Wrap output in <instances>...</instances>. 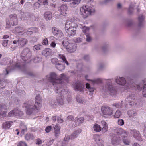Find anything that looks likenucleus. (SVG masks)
Here are the masks:
<instances>
[{
	"mask_svg": "<svg viewBox=\"0 0 146 146\" xmlns=\"http://www.w3.org/2000/svg\"><path fill=\"white\" fill-rule=\"evenodd\" d=\"M52 31L53 35L58 38L61 37L63 35V33L60 30L55 27L52 28Z\"/></svg>",
	"mask_w": 146,
	"mask_h": 146,
	"instance_id": "11",
	"label": "nucleus"
},
{
	"mask_svg": "<svg viewBox=\"0 0 146 146\" xmlns=\"http://www.w3.org/2000/svg\"><path fill=\"white\" fill-rule=\"evenodd\" d=\"M95 11L94 9L87 5L83 6L80 8V14L84 18H86Z\"/></svg>",
	"mask_w": 146,
	"mask_h": 146,
	"instance_id": "3",
	"label": "nucleus"
},
{
	"mask_svg": "<svg viewBox=\"0 0 146 146\" xmlns=\"http://www.w3.org/2000/svg\"><path fill=\"white\" fill-rule=\"evenodd\" d=\"M122 105L121 103H115L113 105V106L117 108H119L121 107Z\"/></svg>",
	"mask_w": 146,
	"mask_h": 146,
	"instance_id": "45",
	"label": "nucleus"
},
{
	"mask_svg": "<svg viewBox=\"0 0 146 146\" xmlns=\"http://www.w3.org/2000/svg\"><path fill=\"white\" fill-rule=\"evenodd\" d=\"M81 0H72L71 2L70 3V5L71 7H76L80 2Z\"/></svg>",
	"mask_w": 146,
	"mask_h": 146,
	"instance_id": "26",
	"label": "nucleus"
},
{
	"mask_svg": "<svg viewBox=\"0 0 146 146\" xmlns=\"http://www.w3.org/2000/svg\"><path fill=\"white\" fill-rule=\"evenodd\" d=\"M13 121H6L4 122L2 125V128L4 129H9L13 124Z\"/></svg>",
	"mask_w": 146,
	"mask_h": 146,
	"instance_id": "20",
	"label": "nucleus"
},
{
	"mask_svg": "<svg viewBox=\"0 0 146 146\" xmlns=\"http://www.w3.org/2000/svg\"><path fill=\"white\" fill-rule=\"evenodd\" d=\"M89 91L91 93H92L94 90V88L90 87L89 89Z\"/></svg>",
	"mask_w": 146,
	"mask_h": 146,
	"instance_id": "63",
	"label": "nucleus"
},
{
	"mask_svg": "<svg viewBox=\"0 0 146 146\" xmlns=\"http://www.w3.org/2000/svg\"><path fill=\"white\" fill-rule=\"evenodd\" d=\"M144 18H145V17H144V16H143V15H140L139 17L138 20L139 22V26H141V23L143 21Z\"/></svg>",
	"mask_w": 146,
	"mask_h": 146,
	"instance_id": "35",
	"label": "nucleus"
},
{
	"mask_svg": "<svg viewBox=\"0 0 146 146\" xmlns=\"http://www.w3.org/2000/svg\"><path fill=\"white\" fill-rule=\"evenodd\" d=\"M116 133L119 138L121 139L127 138L129 134L128 131L121 128H117Z\"/></svg>",
	"mask_w": 146,
	"mask_h": 146,
	"instance_id": "4",
	"label": "nucleus"
},
{
	"mask_svg": "<svg viewBox=\"0 0 146 146\" xmlns=\"http://www.w3.org/2000/svg\"><path fill=\"white\" fill-rule=\"evenodd\" d=\"M121 115V112L119 110H117L116 112L114 117L115 118H118Z\"/></svg>",
	"mask_w": 146,
	"mask_h": 146,
	"instance_id": "37",
	"label": "nucleus"
},
{
	"mask_svg": "<svg viewBox=\"0 0 146 146\" xmlns=\"http://www.w3.org/2000/svg\"><path fill=\"white\" fill-rule=\"evenodd\" d=\"M12 25L11 23H10L9 21H7L6 22V28H9Z\"/></svg>",
	"mask_w": 146,
	"mask_h": 146,
	"instance_id": "55",
	"label": "nucleus"
},
{
	"mask_svg": "<svg viewBox=\"0 0 146 146\" xmlns=\"http://www.w3.org/2000/svg\"><path fill=\"white\" fill-rule=\"evenodd\" d=\"M25 138L26 140L28 141L30 140H33L34 138V137L33 134H26Z\"/></svg>",
	"mask_w": 146,
	"mask_h": 146,
	"instance_id": "31",
	"label": "nucleus"
},
{
	"mask_svg": "<svg viewBox=\"0 0 146 146\" xmlns=\"http://www.w3.org/2000/svg\"><path fill=\"white\" fill-rule=\"evenodd\" d=\"M32 32L31 28H30L28 29L27 31L26 32V33L27 35H30L33 33Z\"/></svg>",
	"mask_w": 146,
	"mask_h": 146,
	"instance_id": "46",
	"label": "nucleus"
},
{
	"mask_svg": "<svg viewBox=\"0 0 146 146\" xmlns=\"http://www.w3.org/2000/svg\"><path fill=\"white\" fill-rule=\"evenodd\" d=\"M8 40H2V45L3 46L5 47L7 46Z\"/></svg>",
	"mask_w": 146,
	"mask_h": 146,
	"instance_id": "51",
	"label": "nucleus"
},
{
	"mask_svg": "<svg viewBox=\"0 0 146 146\" xmlns=\"http://www.w3.org/2000/svg\"><path fill=\"white\" fill-rule=\"evenodd\" d=\"M42 54L46 57L51 56L52 53V50L49 48H46L42 52Z\"/></svg>",
	"mask_w": 146,
	"mask_h": 146,
	"instance_id": "18",
	"label": "nucleus"
},
{
	"mask_svg": "<svg viewBox=\"0 0 146 146\" xmlns=\"http://www.w3.org/2000/svg\"><path fill=\"white\" fill-rule=\"evenodd\" d=\"M76 47L75 45L73 44H69L66 47V49L70 53L74 52L76 50Z\"/></svg>",
	"mask_w": 146,
	"mask_h": 146,
	"instance_id": "16",
	"label": "nucleus"
},
{
	"mask_svg": "<svg viewBox=\"0 0 146 146\" xmlns=\"http://www.w3.org/2000/svg\"><path fill=\"white\" fill-rule=\"evenodd\" d=\"M115 79V81L117 83L121 85H124L126 82V81L125 79L123 77H119L118 78Z\"/></svg>",
	"mask_w": 146,
	"mask_h": 146,
	"instance_id": "22",
	"label": "nucleus"
},
{
	"mask_svg": "<svg viewBox=\"0 0 146 146\" xmlns=\"http://www.w3.org/2000/svg\"><path fill=\"white\" fill-rule=\"evenodd\" d=\"M21 134L22 135H24L25 133L27 132V127L25 125H23L21 126Z\"/></svg>",
	"mask_w": 146,
	"mask_h": 146,
	"instance_id": "34",
	"label": "nucleus"
},
{
	"mask_svg": "<svg viewBox=\"0 0 146 146\" xmlns=\"http://www.w3.org/2000/svg\"><path fill=\"white\" fill-rule=\"evenodd\" d=\"M68 8L67 6L64 5H62L59 9V11L60 14L64 16L67 15L66 11Z\"/></svg>",
	"mask_w": 146,
	"mask_h": 146,
	"instance_id": "12",
	"label": "nucleus"
},
{
	"mask_svg": "<svg viewBox=\"0 0 146 146\" xmlns=\"http://www.w3.org/2000/svg\"><path fill=\"white\" fill-rule=\"evenodd\" d=\"M38 1L43 5H48V3L47 0H38Z\"/></svg>",
	"mask_w": 146,
	"mask_h": 146,
	"instance_id": "41",
	"label": "nucleus"
},
{
	"mask_svg": "<svg viewBox=\"0 0 146 146\" xmlns=\"http://www.w3.org/2000/svg\"><path fill=\"white\" fill-rule=\"evenodd\" d=\"M70 139V137L69 135H65V137L64 138V141L66 143H67Z\"/></svg>",
	"mask_w": 146,
	"mask_h": 146,
	"instance_id": "49",
	"label": "nucleus"
},
{
	"mask_svg": "<svg viewBox=\"0 0 146 146\" xmlns=\"http://www.w3.org/2000/svg\"><path fill=\"white\" fill-rule=\"evenodd\" d=\"M36 144L38 145L41 144L42 143V140L39 138H38L36 139Z\"/></svg>",
	"mask_w": 146,
	"mask_h": 146,
	"instance_id": "54",
	"label": "nucleus"
},
{
	"mask_svg": "<svg viewBox=\"0 0 146 146\" xmlns=\"http://www.w3.org/2000/svg\"><path fill=\"white\" fill-rule=\"evenodd\" d=\"M122 139L123 140V143L125 144L126 145H129V141L127 139V138L124 139Z\"/></svg>",
	"mask_w": 146,
	"mask_h": 146,
	"instance_id": "52",
	"label": "nucleus"
},
{
	"mask_svg": "<svg viewBox=\"0 0 146 146\" xmlns=\"http://www.w3.org/2000/svg\"><path fill=\"white\" fill-rule=\"evenodd\" d=\"M133 10V8L130 6L128 11V13L129 14L131 13Z\"/></svg>",
	"mask_w": 146,
	"mask_h": 146,
	"instance_id": "59",
	"label": "nucleus"
},
{
	"mask_svg": "<svg viewBox=\"0 0 146 146\" xmlns=\"http://www.w3.org/2000/svg\"><path fill=\"white\" fill-rule=\"evenodd\" d=\"M141 86L140 84L137 85L136 86L138 90H141Z\"/></svg>",
	"mask_w": 146,
	"mask_h": 146,
	"instance_id": "62",
	"label": "nucleus"
},
{
	"mask_svg": "<svg viewBox=\"0 0 146 146\" xmlns=\"http://www.w3.org/2000/svg\"><path fill=\"white\" fill-rule=\"evenodd\" d=\"M31 28L33 33H37L38 31V29L36 27H31Z\"/></svg>",
	"mask_w": 146,
	"mask_h": 146,
	"instance_id": "47",
	"label": "nucleus"
},
{
	"mask_svg": "<svg viewBox=\"0 0 146 146\" xmlns=\"http://www.w3.org/2000/svg\"><path fill=\"white\" fill-rule=\"evenodd\" d=\"M31 56V53L29 49L27 48H26L23 51L21 57L23 60L25 61L28 60Z\"/></svg>",
	"mask_w": 146,
	"mask_h": 146,
	"instance_id": "5",
	"label": "nucleus"
},
{
	"mask_svg": "<svg viewBox=\"0 0 146 146\" xmlns=\"http://www.w3.org/2000/svg\"><path fill=\"white\" fill-rule=\"evenodd\" d=\"M51 62L52 64H55V66L58 64L59 63L58 62V60L57 58H53L51 60Z\"/></svg>",
	"mask_w": 146,
	"mask_h": 146,
	"instance_id": "40",
	"label": "nucleus"
},
{
	"mask_svg": "<svg viewBox=\"0 0 146 146\" xmlns=\"http://www.w3.org/2000/svg\"><path fill=\"white\" fill-rule=\"evenodd\" d=\"M101 123L103 127L102 129V131L103 133L107 132L108 130V125L106 122L104 120L101 121Z\"/></svg>",
	"mask_w": 146,
	"mask_h": 146,
	"instance_id": "23",
	"label": "nucleus"
},
{
	"mask_svg": "<svg viewBox=\"0 0 146 146\" xmlns=\"http://www.w3.org/2000/svg\"><path fill=\"white\" fill-rule=\"evenodd\" d=\"M44 15L45 19L47 20H50L52 17V14L50 12H46Z\"/></svg>",
	"mask_w": 146,
	"mask_h": 146,
	"instance_id": "29",
	"label": "nucleus"
},
{
	"mask_svg": "<svg viewBox=\"0 0 146 146\" xmlns=\"http://www.w3.org/2000/svg\"><path fill=\"white\" fill-rule=\"evenodd\" d=\"M135 101L134 96L132 95L128 97L125 99V101L127 102V103H129V104L131 106L134 105Z\"/></svg>",
	"mask_w": 146,
	"mask_h": 146,
	"instance_id": "13",
	"label": "nucleus"
},
{
	"mask_svg": "<svg viewBox=\"0 0 146 146\" xmlns=\"http://www.w3.org/2000/svg\"><path fill=\"white\" fill-rule=\"evenodd\" d=\"M97 143L100 146H103L104 145V142L102 139H99Z\"/></svg>",
	"mask_w": 146,
	"mask_h": 146,
	"instance_id": "48",
	"label": "nucleus"
},
{
	"mask_svg": "<svg viewBox=\"0 0 146 146\" xmlns=\"http://www.w3.org/2000/svg\"><path fill=\"white\" fill-rule=\"evenodd\" d=\"M128 113L130 117H132L133 116H135L136 115V113L132 111H128Z\"/></svg>",
	"mask_w": 146,
	"mask_h": 146,
	"instance_id": "43",
	"label": "nucleus"
},
{
	"mask_svg": "<svg viewBox=\"0 0 146 146\" xmlns=\"http://www.w3.org/2000/svg\"><path fill=\"white\" fill-rule=\"evenodd\" d=\"M57 121L59 123H62L63 122V120L60 117H58L57 118Z\"/></svg>",
	"mask_w": 146,
	"mask_h": 146,
	"instance_id": "56",
	"label": "nucleus"
},
{
	"mask_svg": "<svg viewBox=\"0 0 146 146\" xmlns=\"http://www.w3.org/2000/svg\"><path fill=\"white\" fill-rule=\"evenodd\" d=\"M56 68L59 70L60 71H62L65 69V66L64 65L60 64L58 63L56 66Z\"/></svg>",
	"mask_w": 146,
	"mask_h": 146,
	"instance_id": "32",
	"label": "nucleus"
},
{
	"mask_svg": "<svg viewBox=\"0 0 146 146\" xmlns=\"http://www.w3.org/2000/svg\"><path fill=\"white\" fill-rule=\"evenodd\" d=\"M78 26V24L75 21H67L65 24V27H66V28L69 27L73 29L77 28Z\"/></svg>",
	"mask_w": 146,
	"mask_h": 146,
	"instance_id": "9",
	"label": "nucleus"
},
{
	"mask_svg": "<svg viewBox=\"0 0 146 146\" xmlns=\"http://www.w3.org/2000/svg\"><path fill=\"white\" fill-rule=\"evenodd\" d=\"M133 136L137 139L139 141H142V139L141 137V135L139 133V132L136 130H133Z\"/></svg>",
	"mask_w": 146,
	"mask_h": 146,
	"instance_id": "24",
	"label": "nucleus"
},
{
	"mask_svg": "<svg viewBox=\"0 0 146 146\" xmlns=\"http://www.w3.org/2000/svg\"><path fill=\"white\" fill-rule=\"evenodd\" d=\"M101 111L103 115H106L110 116L113 113L112 108L108 106H102L101 108Z\"/></svg>",
	"mask_w": 146,
	"mask_h": 146,
	"instance_id": "6",
	"label": "nucleus"
},
{
	"mask_svg": "<svg viewBox=\"0 0 146 146\" xmlns=\"http://www.w3.org/2000/svg\"><path fill=\"white\" fill-rule=\"evenodd\" d=\"M76 119L75 121V124L74 125L75 127L78 126L80 123H83L84 120V118L83 117H81L79 118H77V119L76 118Z\"/></svg>",
	"mask_w": 146,
	"mask_h": 146,
	"instance_id": "27",
	"label": "nucleus"
},
{
	"mask_svg": "<svg viewBox=\"0 0 146 146\" xmlns=\"http://www.w3.org/2000/svg\"><path fill=\"white\" fill-rule=\"evenodd\" d=\"M124 122L123 119H119L118 121V124L119 125L122 126L124 124Z\"/></svg>",
	"mask_w": 146,
	"mask_h": 146,
	"instance_id": "50",
	"label": "nucleus"
},
{
	"mask_svg": "<svg viewBox=\"0 0 146 146\" xmlns=\"http://www.w3.org/2000/svg\"><path fill=\"white\" fill-rule=\"evenodd\" d=\"M9 17L12 26L17 25L18 23L17 15L15 14H11Z\"/></svg>",
	"mask_w": 146,
	"mask_h": 146,
	"instance_id": "8",
	"label": "nucleus"
},
{
	"mask_svg": "<svg viewBox=\"0 0 146 146\" xmlns=\"http://www.w3.org/2000/svg\"><path fill=\"white\" fill-rule=\"evenodd\" d=\"M42 47L41 45L38 44L35 45L33 47V50H40Z\"/></svg>",
	"mask_w": 146,
	"mask_h": 146,
	"instance_id": "38",
	"label": "nucleus"
},
{
	"mask_svg": "<svg viewBox=\"0 0 146 146\" xmlns=\"http://www.w3.org/2000/svg\"><path fill=\"white\" fill-rule=\"evenodd\" d=\"M42 100L40 95L36 96L35 98V104L34 106L32 103L27 101L24 103L23 107L25 108L26 113L28 115L31 114L35 110H39L41 108Z\"/></svg>",
	"mask_w": 146,
	"mask_h": 146,
	"instance_id": "2",
	"label": "nucleus"
},
{
	"mask_svg": "<svg viewBox=\"0 0 146 146\" xmlns=\"http://www.w3.org/2000/svg\"><path fill=\"white\" fill-rule=\"evenodd\" d=\"M17 146H27V143L24 141H21L17 143Z\"/></svg>",
	"mask_w": 146,
	"mask_h": 146,
	"instance_id": "36",
	"label": "nucleus"
},
{
	"mask_svg": "<svg viewBox=\"0 0 146 146\" xmlns=\"http://www.w3.org/2000/svg\"><path fill=\"white\" fill-rule=\"evenodd\" d=\"M67 119L69 121H71L73 120L74 118L72 116L70 115L67 117Z\"/></svg>",
	"mask_w": 146,
	"mask_h": 146,
	"instance_id": "58",
	"label": "nucleus"
},
{
	"mask_svg": "<svg viewBox=\"0 0 146 146\" xmlns=\"http://www.w3.org/2000/svg\"><path fill=\"white\" fill-rule=\"evenodd\" d=\"M80 132V131H78V130L74 132L73 135H72L71 138H74L77 137V135Z\"/></svg>",
	"mask_w": 146,
	"mask_h": 146,
	"instance_id": "42",
	"label": "nucleus"
},
{
	"mask_svg": "<svg viewBox=\"0 0 146 146\" xmlns=\"http://www.w3.org/2000/svg\"><path fill=\"white\" fill-rule=\"evenodd\" d=\"M7 109L6 106L3 104H0V115L5 117Z\"/></svg>",
	"mask_w": 146,
	"mask_h": 146,
	"instance_id": "15",
	"label": "nucleus"
},
{
	"mask_svg": "<svg viewBox=\"0 0 146 146\" xmlns=\"http://www.w3.org/2000/svg\"><path fill=\"white\" fill-rule=\"evenodd\" d=\"M54 130L55 136L56 137L58 136L60 133V127L58 124H57L56 125L54 128Z\"/></svg>",
	"mask_w": 146,
	"mask_h": 146,
	"instance_id": "25",
	"label": "nucleus"
},
{
	"mask_svg": "<svg viewBox=\"0 0 146 146\" xmlns=\"http://www.w3.org/2000/svg\"><path fill=\"white\" fill-rule=\"evenodd\" d=\"M28 42L27 39L25 38H20L17 41L14 40L13 43L14 44H16L17 43L18 46L23 47Z\"/></svg>",
	"mask_w": 146,
	"mask_h": 146,
	"instance_id": "7",
	"label": "nucleus"
},
{
	"mask_svg": "<svg viewBox=\"0 0 146 146\" xmlns=\"http://www.w3.org/2000/svg\"><path fill=\"white\" fill-rule=\"evenodd\" d=\"M83 32L85 33L86 37V41L87 42H90L92 40V38L90 37L89 34H88L89 32V28L87 27H84L83 28Z\"/></svg>",
	"mask_w": 146,
	"mask_h": 146,
	"instance_id": "17",
	"label": "nucleus"
},
{
	"mask_svg": "<svg viewBox=\"0 0 146 146\" xmlns=\"http://www.w3.org/2000/svg\"><path fill=\"white\" fill-rule=\"evenodd\" d=\"M107 90L109 91V92L110 93V95L113 96L115 95L116 94V91L115 88L112 87V86L111 85L108 86Z\"/></svg>",
	"mask_w": 146,
	"mask_h": 146,
	"instance_id": "21",
	"label": "nucleus"
},
{
	"mask_svg": "<svg viewBox=\"0 0 146 146\" xmlns=\"http://www.w3.org/2000/svg\"><path fill=\"white\" fill-rule=\"evenodd\" d=\"M52 129L51 126H48L45 129V131L47 133H48L50 132Z\"/></svg>",
	"mask_w": 146,
	"mask_h": 146,
	"instance_id": "53",
	"label": "nucleus"
},
{
	"mask_svg": "<svg viewBox=\"0 0 146 146\" xmlns=\"http://www.w3.org/2000/svg\"><path fill=\"white\" fill-rule=\"evenodd\" d=\"M50 45V46L51 47L54 48L56 47V44L55 42L53 41L51 42Z\"/></svg>",
	"mask_w": 146,
	"mask_h": 146,
	"instance_id": "57",
	"label": "nucleus"
},
{
	"mask_svg": "<svg viewBox=\"0 0 146 146\" xmlns=\"http://www.w3.org/2000/svg\"><path fill=\"white\" fill-rule=\"evenodd\" d=\"M94 82L95 83L98 84L101 83L102 82V81L101 79H98L95 80L94 81Z\"/></svg>",
	"mask_w": 146,
	"mask_h": 146,
	"instance_id": "60",
	"label": "nucleus"
},
{
	"mask_svg": "<svg viewBox=\"0 0 146 146\" xmlns=\"http://www.w3.org/2000/svg\"><path fill=\"white\" fill-rule=\"evenodd\" d=\"M15 30L16 33H19L23 32V31L25 30V28L22 26H19L16 27Z\"/></svg>",
	"mask_w": 146,
	"mask_h": 146,
	"instance_id": "30",
	"label": "nucleus"
},
{
	"mask_svg": "<svg viewBox=\"0 0 146 146\" xmlns=\"http://www.w3.org/2000/svg\"><path fill=\"white\" fill-rule=\"evenodd\" d=\"M42 44L44 45H47L49 44L47 38H45L43 39L42 42Z\"/></svg>",
	"mask_w": 146,
	"mask_h": 146,
	"instance_id": "39",
	"label": "nucleus"
},
{
	"mask_svg": "<svg viewBox=\"0 0 146 146\" xmlns=\"http://www.w3.org/2000/svg\"><path fill=\"white\" fill-rule=\"evenodd\" d=\"M86 88L88 89H89V88H90V84L88 83H86Z\"/></svg>",
	"mask_w": 146,
	"mask_h": 146,
	"instance_id": "64",
	"label": "nucleus"
},
{
	"mask_svg": "<svg viewBox=\"0 0 146 146\" xmlns=\"http://www.w3.org/2000/svg\"><path fill=\"white\" fill-rule=\"evenodd\" d=\"M142 94L143 97H146V84L143 86V90Z\"/></svg>",
	"mask_w": 146,
	"mask_h": 146,
	"instance_id": "44",
	"label": "nucleus"
},
{
	"mask_svg": "<svg viewBox=\"0 0 146 146\" xmlns=\"http://www.w3.org/2000/svg\"><path fill=\"white\" fill-rule=\"evenodd\" d=\"M48 80L53 85L56 86L55 91L56 93H59L60 96H61L57 97V101L58 104L59 105H63L64 101L62 94H64L63 93L65 92V90H62L61 88H58V87L61 86V83L64 82V81L67 82L68 78L66 77L64 74H62L60 78H59L55 73H51L50 74Z\"/></svg>",
	"mask_w": 146,
	"mask_h": 146,
	"instance_id": "1",
	"label": "nucleus"
},
{
	"mask_svg": "<svg viewBox=\"0 0 146 146\" xmlns=\"http://www.w3.org/2000/svg\"><path fill=\"white\" fill-rule=\"evenodd\" d=\"M94 130L96 132H99L101 130L100 126L97 124H95L94 126Z\"/></svg>",
	"mask_w": 146,
	"mask_h": 146,
	"instance_id": "33",
	"label": "nucleus"
},
{
	"mask_svg": "<svg viewBox=\"0 0 146 146\" xmlns=\"http://www.w3.org/2000/svg\"><path fill=\"white\" fill-rule=\"evenodd\" d=\"M58 58L59 59H61L63 62L65 63L67 65H69V63L67 61L65 56L64 55L61 54H59Z\"/></svg>",
	"mask_w": 146,
	"mask_h": 146,
	"instance_id": "28",
	"label": "nucleus"
},
{
	"mask_svg": "<svg viewBox=\"0 0 146 146\" xmlns=\"http://www.w3.org/2000/svg\"><path fill=\"white\" fill-rule=\"evenodd\" d=\"M74 89L75 90L80 91L83 92L84 91V85L79 82L74 86Z\"/></svg>",
	"mask_w": 146,
	"mask_h": 146,
	"instance_id": "14",
	"label": "nucleus"
},
{
	"mask_svg": "<svg viewBox=\"0 0 146 146\" xmlns=\"http://www.w3.org/2000/svg\"><path fill=\"white\" fill-rule=\"evenodd\" d=\"M23 115V113L22 111L17 109L11 111L9 113V115L10 117L13 116H20Z\"/></svg>",
	"mask_w": 146,
	"mask_h": 146,
	"instance_id": "10",
	"label": "nucleus"
},
{
	"mask_svg": "<svg viewBox=\"0 0 146 146\" xmlns=\"http://www.w3.org/2000/svg\"><path fill=\"white\" fill-rule=\"evenodd\" d=\"M76 99L77 100V101L79 103H82V104L83 103V102H82V100L81 99H80V98H78V97H76Z\"/></svg>",
	"mask_w": 146,
	"mask_h": 146,
	"instance_id": "61",
	"label": "nucleus"
},
{
	"mask_svg": "<svg viewBox=\"0 0 146 146\" xmlns=\"http://www.w3.org/2000/svg\"><path fill=\"white\" fill-rule=\"evenodd\" d=\"M65 30L66 33H67L68 35L69 36H74L76 33V31H74V29L71 30L68 28H66V27H65Z\"/></svg>",
	"mask_w": 146,
	"mask_h": 146,
	"instance_id": "19",
	"label": "nucleus"
}]
</instances>
